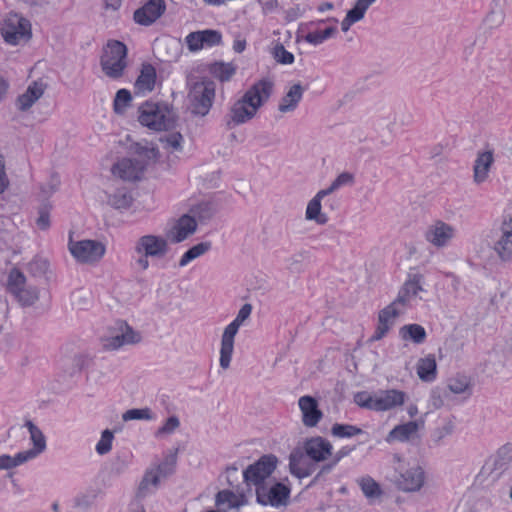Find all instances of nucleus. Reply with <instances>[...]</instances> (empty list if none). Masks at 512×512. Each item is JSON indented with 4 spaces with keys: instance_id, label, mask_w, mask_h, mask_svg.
I'll return each mask as SVG.
<instances>
[{
    "instance_id": "f257e3e1",
    "label": "nucleus",
    "mask_w": 512,
    "mask_h": 512,
    "mask_svg": "<svg viewBox=\"0 0 512 512\" xmlns=\"http://www.w3.org/2000/svg\"><path fill=\"white\" fill-rule=\"evenodd\" d=\"M274 84L269 79L255 82L243 96L234 102L227 115L228 128L242 125L251 120L270 98Z\"/></svg>"
},
{
    "instance_id": "f03ea898",
    "label": "nucleus",
    "mask_w": 512,
    "mask_h": 512,
    "mask_svg": "<svg viewBox=\"0 0 512 512\" xmlns=\"http://www.w3.org/2000/svg\"><path fill=\"white\" fill-rule=\"evenodd\" d=\"M188 101L191 113L196 116H206L215 99L216 85L207 78L187 77Z\"/></svg>"
},
{
    "instance_id": "7ed1b4c3",
    "label": "nucleus",
    "mask_w": 512,
    "mask_h": 512,
    "mask_svg": "<svg viewBox=\"0 0 512 512\" xmlns=\"http://www.w3.org/2000/svg\"><path fill=\"white\" fill-rule=\"evenodd\" d=\"M139 122L151 130H169L175 126L177 115L165 103L145 102L139 107Z\"/></svg>"
},
{
    "instance_id": "20e7f679",
    "label": "nucleus",
    "mask_w": 512,
    "mask_h": 512,
    "mask_svg": "<svg viewBox=\"0 0 512 512\" xmlns=\"http://www.w3.org/2000/svg\"><path fill=\"white\" fill-rule=\"evenodd\" d=\"M6 290L21 307L33 306L40 298L39 288L31 283L18 268H12L9 271Z\"/></svg>"
},
{
    "instance_id": "39448f33",
    "label": "nucleus",
    "mask_w": 512,
    "mask_h": 512,
    "mask_svg": "<svg viewBox=\"0 0 512 512\" xmlns=\"http://www.w3.org/2000/svg\"><path fill=\"white\" fill-rule=\"evenodd\" d=\"M126 45L120 41H109L103 50L100 65L103 73L111 79H119L123 76L127 67Z\"/></svg>"
},
{
    "instance_id": "423d86ee",
    "label": "nucleus",
    "mask_w": 512,
    "mask_h": 512,
    "mask_svg": "<svg viewBox=\"0 0 512 512\" xmlns=\"http://www.w3.org/2000/svg\"><path fill=\"white\" fill-rule=\"evenodd\" d=\"M0 33L7 44L22 45L32 38V26L22 15L10 12L2 22Z\"/></svg>"
},
{
    "instance_id": "0eeeda50",
    "label": "nucleus",
    "mask_w": 512,
    "mask_h": 512,
    "mask_svg": "<svg viewBox=\"0 0 512 512\" xmlns=\"http://www.w3.org/2000/svg\"><path fill=\"white\" fill-rule=\"evenodd\" d=\"M252 312L251 304H244L236 318L228 325L223 331L221 337V348H220V359L219 363L221 368L224 370L228 369L230 366V362L232 359V354L234 351V339L239 330V327L246 321Z\"/></svg>"
},
{
    "instance_id": "6e6552de",
    "label": "nucleus",
    "mask_w": 512,
    "mask_h": 512,
    "mask_svg": "<svg viewBox=\"0 0 512 512\" xmlns=\"http://www.w3.org/2000/svg\"><path fill=\"white\" fill-rule=\"evenodd\" d=\"M68 250L78 263L94 265L103 258L106 247L97 240L85 239L74 241L70 236Z\"/></svg>"
},
{
    "instance_id": "1a4fd4ad",
    "label": "nucleus",
    "mask_w": 512,
    "mask_h": 512,
    "mask_svg": "<svg viewBox=\"0 0 512 512\" xmlns=\"http://www.w3.org/2000/svg\"><path fill=\"white\" fill-rule=\"evenodd\" d=\"M115 333L101 339L102 348L106 351H115L125 345L138 344L142 340L141 333L125 321H119L114 328Z\"/></svg>"
},
{
    "instance_id": "9d476101",
    "label": "nucleus",
    "mask_w": 512,
    "mask_h": 512,
    "mask_svg": "<svg viewBox=\"0 0 512 512\" xmlns=\"http://www.w3.org/2000/svg\"><path fill=\"white\" fill-rule=\"evenodd\" d=\"M392 482L403 492H417L424 485L425 473L418 465L411 467L400 465L396 468Z\"/></svg>"
},
{
    "instance_id": "9b49d317",
    "label": "nucleus",
    "mask_w": 512,
    "mask_h": 512,
    "mask_svg": "<svg viewBox=\"0 0 512 512\" xmlns=\"http://www.w3.org/2000/svg\"><path fill=\"white\" fill-rule=\"evenodd\" d=\"M290 490L287 486L269 480L258 488H256V496L258 503L262 505H270L273 507H279L286 505L289 498Z\"/></svg>"
},
{
    "instance_id": "f8f14e48",
    "label": "nucleus",
    "mask_w": 512,
    "mask_h": 512,
    "mask_svg": "<svg viewBox=\"0 0 512 512\" xmlns=\"http://www.w3.org/2000/svg\"><path fill=\"white\" fill-rule=\"evenodd\" d=\"M133 250L136 254H144L151 258L161 259L169 251L168 239L155 234L142 235L135 241Z\"/></svg>"
},
{
    "instance_id": "ddd939ff",
    "label": "nucleus",
    "mask_w": 512,
    "mask_h": 512,
    "mask_svg": "<svg viewBox=\"0 0 512 512\" xmlns=\"http://www.w3.org/2000/svg\"><path fill=\"white\" fill-rule=\"evenodd\" d=\"M277 459L272 455H265L261 457L256 463L247 467L243 472L245 481L248 484L258 486L272 480L270 478L272 472L276 468Z\"/></svg>"
},
{
    "instance_id": "4468645a",
    "label": "nucleus",
    "mask_w": 512,
    "mask_h": 512,
    "mask_svg": "<svg viewBox=\"0 0 512 512\" xmlns=\"http://www.w3.org/2000/svg\"><path fill=\"white\" fill-rule=\"evenodd\" d=\"M455 234L456 230L451 224L442 220H435L427 226L424 238L431 246L442 249L452 242Z\"/></svg>"
},
{
    "instance_id": "2eb2a0df",
    "label": "nucleus",
    "mask_w": 512,
    "mask_h": 512,
    "mask_svg": "<svg viewBox=\"0 0 512 512\" xmlns=\"http://www.w3.org/2000/svg\"><path fill=\"white\" fill-rule=\"evenodd\" d=\"M423 284V275L418 273L409 275V278L400 288L395 301L406 310L413 300L423 299L421 294L426 292Z\"/></svg>"
},
{
    "instance_id": "dca6fc26",
    "label": "nucleus",
    "mask_w": 512,
    "mask_h": 512,
    "mask_svg": "<svg viewBox=\"0 0 512 512\" xmlns=\"http://www.w3.org/2000/svg\"><path fill=\"white\" fill-rule=\"evenodd\" d=\"M405 312L395 300L381 309L378 313V324L371 341L382 339L396 323V319Z\"/></svg>"
},
{
    "instance_id": "f3484780",
    "label": "nucleus",
    "mask_w": 512,
    "mask_h": 512,
    "mask_svg": "<svg viewBox=\"0 0 512 512\" xmlns=\"http://www.w3.org/2000/svg\"><path fill=\"white\" fill-rule=\"evenodd\" d=\"M406 398V393L401 390H379L374 393V400L368 406H370V410L378 412L388 411L402 406Z\"/></svg>"
},
{
    "instance_id": "a211bd4d",
    "label": "nucleus",
    "mask_w": 512,
    "mask_h": 512,
    "mask_svg": "<svg viewBox=\"0 0 512 512\" xmlns=\"http://www.w3.org/2000/svg\"><path fill=\"white\" fill-rule=\"evenodd\" d=\"M499 232L493 250L502 262H512V215L503 219Z\"/></svg>"
},
{
    "instance_id": "6ab92c4d",
    "label": "nucleus",
    "mask_w": 512,
    "mask_h": 512,
    "mask_svg": "<svg viewBox=\"0 0 512 512\" xmlns=\"http://www.w3.org/2000/svg\"><path fill=\"white\" fill-rule=\"evenodd\" d=\"M197 230V221L191 214L179 217L167 232V238L172 243H181L192 236Z\"/></svg>"
},
{
    "instance_id": "aec40b11",
    "label": "nucleus",
    "mask_w": 512,
    "mask_h": 512,
    "mask_svg": "<svg viewBox=\"0 0 512 512\" xmlns=\"http://www.w3.org/2000/svg\"><path fill=\"white\" fill-rule=\"evenodd\" d=\"M166 10L164 0H149L144 6L134 12L136 23L149 26L159 19Z\"/></svg>"
},
{
    "instance_id": "412c9836",
    "label": "nucleus",
    "mask_w": 512,
    "mask_h": 512,
    "mask_svg": "<svg viewBox=\"0 0 512 512\" xmlns=\"http://www.w3.org/2000/svg\"><path fill=\"white\" fill-rule=\"evenodd\" d=\"M290 472L298 478H304L315 471V464L304 449L296 448L289 456Z\"/></svg>"
},
{
    "instance_id": "4be33fe9",
    "label": "nucleus",
    "mask_w": 512,
    "mask_h": 512,
    "mask_svg": "<svg viewBox=\"0 0 512 512\" xmlns=\"http://www.w3.org/2000/svg\"><path fill=\"white\" fill-rule=\"evenodd\" d=\"M494 161L493 150L478 151L473 164V182L475 184L481 185L488 181Z\"/></svg>"
},
{
    "instance_id": "5701e85b",
    "label": "nucleus",
    "mask_w": 512,
    "mask_h": 512,
    "mask_svg": "<svg viewBox=\"0 0 512 512\" xmlns=\"http://www.w3.org/2000/svg\"><path fill=\"white\" fill-rule=\"evenodd\" d=\"M303 449L313 462H322L332 456L331 443L320 436L307 439Z\"/></svg>"
},
{
    "instance_id": "b1692460",
    "label": "nucleus",
    "mask_w": 512,
    "mask_h": 512,
    "mask_svg": "<svg viewBox=\"0 0 512 512\" xmlns=\"http://www.w3.org/2000/svg\"><path fill=\"white\" fill-rule=\"evenodd\" d=\"M143 172V166L135 158H123L112 167L113 175L125 181H136Z\"/></svg>"
},
{
    "instance_id": "393cba45",
    "label": "nucleus",
    "mask_w": 512,
    "mask_h": 512,
    "mask_svg": "<svg viewBox=\"0 0 512 512\" xmlns=\"http://www.w3.org/2000/svg\"><path fill=\"white\" fill-rule=\"evenodd\" d=\"M46 84L42 81H33L26 89V91L19 95L16 100V107L18 110L25 112L28 111L44 94Z\"/></svg>"
},
{
    "instance_id": "a878e982",
    "label": "nucleus",
    "mask_w": 512,
    "mask_h": 512,
    "mask_svg": "<svg viewBox=\"0 0 512 512\" xmlns=\"http://www.w3.org/2000/svg\"><path fill=\"white\" fill-rule=\"evenodd\" d=\"M298 404L302 412L303 424L307 427L316 426L322 418V412L318 408L317 400L311 396H302Z\"/></svg>"
},
{
    "instance_id": "bb28decb",
    "label": "nucleus",
    "mask_w": 512,
    "mask_h": 512,
    "mask_svg": "<svg viewBox=\"0 0 512 512\" xmlns=\"http://www.w3.org/2000/svg\"><path fill=\"white\" fill-rule=\"evenodd\" d=\"M326 196L328 195L321 189L308 201L305 210V219L307 221H312L321 226L327 224L329 218L324 212H322L321 203Z\"/></svg>"
},
{
    "instance_id": "cd10ccee",
    "label": "nucleus",
    "mask_w": 512,
    "mask_h": 512,
    "mask_svg": "<svg viewBox=\"0 0 512 512\" xmlns=\"http://www.w3.org/2000/svg\"><path fill=\"white\" fill-rule=\"evenodd\" d=\"M26 427L29 430L33 448L24 452H20L21 460H30L42 453L46 448V439L42 431L30 420L26 421Z\"/></svg>"
},
{
    "instance_id": "c85d7f7f",
    "label": "nucleus",
    "mask_w": 512,
    "mask_h": 512,
    "mask_svg": "<svg viewBox=\"0 0 512 512\" xmlns=\"http://www.w3.org/2000/svg\"><path fill=\"white\" fill-rule=\"evenodd\" d=\"M303 93L304 88L300 83L291 85L284 96L280 99L278 111L282 114L295 111L302 100Z\"/></svg>"
},
{
    "instance_id": "c756f323",
    "label": "nucleus",
    "mask_w": 512,
    "mask_h": 512,
    "mask_svg": "<svg viewBox=\"0 0 512 512\" xmlns=\"http://www.w3.org/2000/svg\"><path fill=\"white\" fill-rule=\"evenodd\" d=\"M135 159L143 166V170L147 166L156 163L160 158V151L153 143H136L134 146Z\"/></svg>"
},
{
    "instance_id": "7c9ffc66",
    "label": "nucleus",
    "mask_w": 512,
    "mask_h": 512,
    "mask_svg": "<svg viewBox=\"0 0 512 512\" xmlns=\"http://www.w3.org/2000/svg\"><path fill=\"white\" fill-rule=\"evenodd\" d=\"M216 505L221 512H229L238 509L245 505V498L243 495H237L229 490H222L216 495Z\"/></svg>"
},
{
    "instance_id": "2f4dec72",
    "label": "nucleus",
    "mask_w": 512,
    "mask_h": 512,
    "mask_svg": "<svg viewBox=\"0 0 512 512\" xmlns=\"http://www.w3.org/2000/svg\"><path fill=\"white\" fill-rule=\"evenodd\" d=\"M418 429L419 424L415 421H410L404 424L397 425L389 432L386 440L388 442H405L412 440L414 437H416Z\"/></svg>"
},
{
    "instance_id": "473e14b6",
    "label": "nucleus",
    "mask_w": 512,
    "mask_h": 512,
    "mask_svg": "<svg viewBox=\"0 0 512 512\" xmlns=\"http://www.w3.org/2000/svg\"><path fill=\"white\" fill-rule=\"evenodd\" d=\"M156 82V70L151 64H143L140 75L136 79L135 89L137 93L146 94L154 89Z\"/></svg>"
},
{
    "instance_id": "72a5a7b5",
    "label": "nucleus",
    "mask_w": 512,
    "mask_h": 512,
    "mask_svg": "<svg viewBox=\"0 0 512 512\" xmlns=\"http://www.w3.org/2000/svg\"><path fill=\"white\" fill-rule=\"evenodd\" d=\"M418 377L425 382H431L436 378L437 364L434 355L420 358L416 365Z\"/></svg>"
},
{
    "instance_id": "f704fd0d",
    "label": "nucleus",
    "mask_w": 512,
    "mask_h": 512,
    "mask_svg": "<svg viewBox=\"0 0 512 512\" xmlns=\"http://www.w3.org/2000/svg\"><path fill=\"white\" fill-rule=\"evenodd\" d=\"M160 478L152 469H147L137 489V497L144 498L153 493L159 486Z\"/></svg>"
},
{
    "instance_id": "c9c22d12",
    "label": "nucleus",
    "mask_w": 512,
    "mask_h": 512,
    "mask_svg": "<svg viewBox=\"0 0 512 512\" xmlns=\"http://www.w3.org/2000/svg\"><path fill=\"white\" fill-rule=\"evenodd\" d=\"M400 337L404 341H412L415 344H422L427 337L423 326L419 324H407L400 328Z\"/></svg>"
},
{
    "instance_id": "e433bc0d",
    "label": "nucleus",
    "mask_w": 512,
    "mask_h": 512,
    "mask_svg": "<svg viewBox=\"0 0 512 512\" xmlns=\"http://www.w3.org/2000/svg\"><path fill=\"white\" fill-rule=\"evenodd\" d=\"M361 491L371 502L382 497L383 491L380 485L370 476H364L357 480Z\"/></svg>"
},
{
    "instance_id": "4c0bfd02",
    "label": "nucleus",
    "mask_w": 512,
    "mask_h": 512,
    "mask_svg": "<svg viewBox=\"0 0 512 512\" xmlns=\"http://www.w3.org/2000/svg\"><path fill=\"white\" fill-rule=\"evenodd\" d=\"M211 247H212V245L210 242H200V243L192 246L180 258L179 266L180 267L187 266L191 261L201 257L202 255H204L208 251H210Z\"/></svg>"
},
{
    "instance_id": "58836bf2",
    "label": "nucleus",
    "mask_w": 512,
    "mask_h": 512,
    "mask_svg": "<svg viewBox=\"0 0 512 512\" xmlns=\"http://www.w3.org/2000/svg\"><path fill=\"white\" fill-rule=\"evenodd\" d=\"M216 212L215 206L211 202H200L192 206L188 212L196 221L206 222L210 220Z\"/></svg>"
},
{
    "instance_id": "ea45409f",
    "label": "nucleus",
    "mask_w": 512,
    "mask_h": 512,
    "mask_svg": "<svg viewBox=\"0 0 512 512\" xmlns=\"http://www.w3.org/2000/svg\"><path fill=\"white\" fill-rule=\"evenodd\" d=\"M209 72L213 77L225 82L235 74L236 68L231 63L215 62L209 66Z\"/></svg>"
},
{
    "instance_id": "a19ab883",
    "label": "nucleus",
    "mask_w": 512,
    "mask_h": 512,
    "mask_svg": "<svg viewBox=\"0 0 512 512\" xmlns=\"http://www.w3.org/2000/svg\"><path fill=\"white\" fill-rule=\"evenodd\" d=\"M159 141L169 153L180 152L183 149V136L179 132L164 134L159 137Z\"/></svg>"
},
{
    "instance_id": "79ce46f5",
    "label": "nucleus",
    "mask_w": 512,
    "mask_h": 512,
    "mask_svg": "<svg viewBox=\"0 0 512 512\" xmlns=\"http://www.w3.org/2000/svg\"><path fill=\"white\" fill-rule=\"evenodd\" d=\"M447 387L453 394L471 395V383L467 376L457 375L448 380Z\"/></svg>"
},
{
    "instance_id": "37998d69",
    "label": "nucleus",
    "mask_w": 512,
    "mask_h": 512,
    "mask_svg": "<svg viewBox=\"0 0 512 512\" xmlns=\"http://www.w3.org/2000/svg\"><path fill=\"white\" fill-rule=\"evenodd\" d=\"M133 201L132 195L126 189H119L108 196L107 202L115 209H126Z\"/></svg>"
},
{
    "instance_id": "c03bdc74",
    "label": "nucleus",
    "mask_w": 512,
    "mask_h": 512,
    "mask_svg": "<svg viewBox=\"0 0 512 512\" xmlns=\"http://www.w3.org/2000/svg\"><path fill=\"white\" fill-rule=\"evenodd\" d=\"M354 182H355L354 174H352L350 172H342L331 182V184L327 188L322 189V190L327 195H330L344 186H352L354 184Z\"/></svg>"
},
{
    "instance_id": "a18cd8bd",
    "label": "nucleus",
    "mask_w": 512,
    "mask_h": 512,
    "mask_svg": "<svg viewBox=\"0 0 512 512\" xmlns=\"http://www.w3.org/2000/svg\"><path fill=\"white\" fill-rule=\"evenodd\" d=\"M331 433L335 437L349 438L362 433V430L356 426L349 424H334Z\"/></svg>"
},
{
    "instance_id": "49530a36",
    "label": "nucleus",
    "mask_w": 512,
    "mask_h": 512,
    "mask_svg": "<svg viewBox=\"0 0 512 512\" xmlns=\"http://www.w3.org/2000/svg\"><path fill=\"white\" fill-rule=\"evenodd\" d=\"M271 54L277 63L288 65L294 62V55L287 51L281 43L275 44L271 50Z\"/></svg>"
},
{
    "instance_id": "de8ad7c7",
    "label": "nucleus",
    "mask_w": 512,
    "mask_h": 512,
    "mask_svg": "<svg viewBox=\"0 0 512 512\" xmlns=\"http://www.w3.org/2000/svg\"><path fill=\"white\" fill-rule=\"evenodd\" d=\"M175 463L176 457L171 456L170 458H167L165 461H163L161 464L153 466L150 469H152V471H154L160 479L167 478L168 476L173 474Z\"/></svg>"
},
{
    "instance_id": "09e8293b",
    "label": "nucleus",
    "mask_w": 512,
    "mask_h": 512,
    "mask_svg": "<svg viewBox=\"0 0 512 512\" xmlns=\"http://www.w3.org/2000/svg\"><path fill=\"white\" fill-rule=\"evenodd\" d=\"M153 414L151 412L150 408H142V409H129L127 410L123 415L122 419L124 421H131V420H152Z\"/></svg>"
},
{
    "instance_id": "8fccbe9b",
    "label": "nucleus",
    "mask_w": 512,
    "mask_h": 512,
    "mask_svg": "<svg viewBox=\"0 0 512 512\" xmlns=\"http://www.w3.org/2000/svg\"><path fill=\"white\" fill-rule=\"evenodd\" d=\"M114 434L111 430L105 429L96 445V451L99 455H105L111 451Z\"/></svg>"
},
{
    "instance_id": "3c124183",
    "label": "nucleus",
    "mask_w": 512,
    "mask_h": 512,
    "mask_svg": "<svg viewBox=\"0 0 512 512\" xmlns=\"http://www.w3.org/2000/svg\"><path fill=\"white\" fill-rule=\"evenodd\" d=\"M131 93L126 89H120L116 93L115 99H114V110L116 113H122L124 109L129 105L131 102Z\"/></svg>"
},
{
    "instance_id": "603ef678",
    "label": "nucleus",
    "mask_w": 512,
    "mask_h": 512,
    "mask_svg": "<svg viewBox=\"0 0 512 512\" xmlns=\"http://www.w3.org/2000/svg\"><path fill=\"white\" fill-rule=\"evenodd\" d=\"M180 426V421L178 419L177 416H170L166 421L165 423L163 424L162 427H160L155 435L156 437H162V436H166V435H170L172 434L173 432L176 431V429H178Z\"/></svg>"
},
{
    "instance_id": "864d4df0",
    "label": "nucleus",
    "mask_w": 512,
    "mask_h": 512,
    "mask_svg": "<svg viewBox=\"0 0 512 512\" xmlns=\"http://www.w3.org/2000/svg\"><path fill=\"white\" fill-rule=\"evenodd\" d=\"M50 209V205L43 204L38 210L36 225L41 230H47L50 227Z\"/></svg>"
},
{
    "instance_id": "5fc2aeb1",
    "label": "nucleus",
    "mask_w": 512,
    "mask_h": 512,
    "mask_svg": "<svg viewBox=\"0 0 512 512\" xmlns=\"http://www.w3.org/2000/svg\"><path fill=\"white\" fill-rule=\"evenodd\" d=\"M185 42L191 52L199 51L204 47L200 31L189 33L185 38Z\"/></svg>"
},
{
    "instance_id": "6e6d98bb",
    "label": "nucleus",
    "mask_w": 512,
    "mask_h": 512,
    "mask_svg": "<svg viewBox=\"0 0 512 512\" xmlns=\"http://www.w3.org/2000/svg\"><path fill=\"white\" fill-rule=\"evenodd\" d=\"M374 2H376V0H357L354 7L349 11L359 20H362L365 12Z\"/></svg>"
},
{
    "instance_id": "4d7b16f0",
    "label": "nucleus",
    "mask_w": 512,
    "mask_h": 512,
    "mask_svg": "<svg viewBox=\"0 0 512 512\" xmlns=\"http://www.w3.org/2000/svg\"><path fill=\"white\" fill-rule=\"evenodd\" d=\"M200 33L202 34L204 46H215L221 43V34L216 30H203Z\"/></svg>"
},
{
    "instance_id": "13d9d810",
    "label": "nucleus",
    "mask_w": 512,
    "mask_h": 512,
    "mask_svg": "<svg viewBox=\"0 0 512 512\" xmlns=\"http://www.w3.org/2000/svg\"><path fill=\"white\" fill-rule=\"evenodd\" d=\"M26 462V460H21L20 453H18L15 457H11L9 455H1L0 456V470L10 469L16 467L22 463Z\"/></svg>"
},
{
    "instance_id": "bf43d9fd",
    "label": "nucleus",
    "mask_w": 512,
    "mask_h": 512,
    "mask_svg": "<svg viewBox=\"0 0 512 512\" xmlns=\"http://www.w3.org/2000/svg\"><path fill=\"white\" fill-rule=\"evenodd\" d=\"M504 20V14L502 11H492L485 18V24L489 28L498 27Z\"/></svg>"
},
{
    "instance_id": "052dcab7",
    "label": "nucleus",
    "mask_w": 512,
    "mask_h": 512,
    "mask_svg": "<svg viewBox=\"0 0 512 512\" xmlns=\"http://www.w3.org/2000/svg\"><path fill=\"white\" fill-rule=\"evenodd\" d=\"M510 461H512V447L508 445L501 447L497 452L496 463L503 466Z\"/></svg>"
},
{
    "instance_id": "680f3d73",
    "label": "nucleus",
    "mask_w": 512,
    "mask_h": 512,
    "mask_svg": "<svg viewBox=\"0 0 512 512\" xmlns=\"http://www.w3.org/2000/svg\"><path fill=\"white\" fill-rule=\"evenodd\" d=\"M353 449L352 448H348V447H343L341 448L340 450H338L333 456H332V460L329 464H327L326 466L323 467V470L324 471H328L330 470L332 467H334L342 458L346 457L347 455L350 454V452L352 451Z\"/></svg>"
},
{
    "instance_id": "e2e57ef3",
    "label": "nucleus",
    "mask_w": 512,
    "mask_h": 512,
    "mask_svg": "<svg viewBox=\"0 0 512 512\" xmlns=\"http://www.w3.org/2000/svg\"><path fill=\"white\" fill-rule=\"evenodd\" d=\"M454 429V425L451 421L446 422L443 426L438 427L434 432V437L437 442L441 441L448 435H451Z\"/></svg>"
},
{
    "instance_id": "0e129e2a",
    "label": "nucleus",
    "mask_w": 512,
    "mask_h": 512,
    "mask_svg": "<svg viewBox=\"0 0 512 512\" xmlns=\"http://www.w3.org/2000/svg\"><path fill=\"white\" fill-rule=\"evenodd\" d=\"M308 253L305 251H300L294 253L287 259L289 269H295L300 265L307 257Z\"/></svg>"
},
{
    "instance_id": "69168bd1",
    "label": "nucleus",
    "mask_w": 512,
    "mask_h": 512,
    "mask_svg": "<svg viewBox=\"0 0 512 512\" xmlns=\"http://www.w3.org/2000/svg\"><path fill=\"white\" fill-rule=\"evenodd\" d=\"M9 181L5 172V160L0 155V194H2L8 187Z\"/></svg>"
},
{
    "instance_id": "338daca9",
    "label": "nucleus",
    "mask_w": 512,
    "mask_h": 512,
    "mask_svg": "<svg viewBox=\"0 0 512 512\" xmlns=\"http://www.w3.org/2000/svg\"><path fill=\"white\" fill-rule=\"evenodd\" d=\"M372 400H374V394L369 395L366 392L358 393L355 396V402L360 407L367 408V409H370V406H368V404H370V402H372Z\"/></svg>"
},
{
    "instance_id": "774afa93",
    "label": "nucleus",
    "mask_w": 512,
    "mask_h": 512,
    "mask_svg": "<svg viewBox=\"0 0 512 512\" xmlns=\"http://www.w3.org/2000/svg\"><path fill=\"white\" fill-rule=\"evenodd\" d=\"M59 183H60V181L57 177H52L51 181L49 183L42 186L43 195L45 197L50 196L52 193H54L57 190Z\"/></svg>"
}]
</instances>
